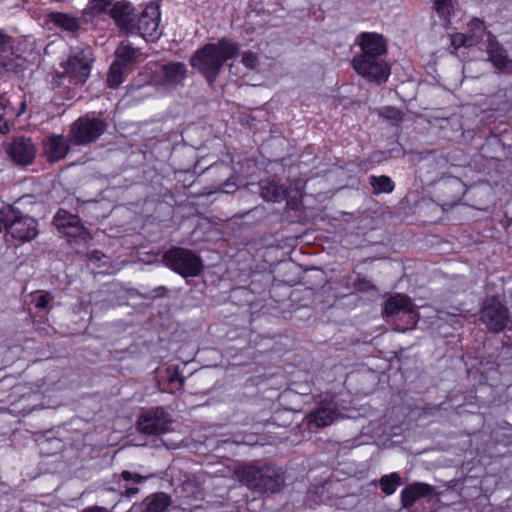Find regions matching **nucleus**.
Returning <instances> with one entry per match:
<instances>
[{
    "label": "nucleus",
    "mask_w": 512,
    "mask_h": 512,
    "mask_svg": "<svg viewBox=\"0 0 512 512\" xmlns=\"http://www.w3.org/2000/svg\"><path fill=\"white\" fill-rule=\"evenodd\" d=\"M260 194L267 201H280L285 197V189L273 180L265 179L260 181Z\"/></svg>",
    "instance_id": "obj_22"
},
{
    "label": "nucleus",
    "mask_w": 512,
    "mask_h": 512,
    "mask_svg": "<svg viewBox=\"0 0 512 512\" xmlns=\"http://www.w3.org/2000/svg\"><path fill=\"white\" fill-rule=\"evenodd\" d=\"M160 20L159 6L156 4L147 5L141 12L137 23L134 24V32L137 31L145 40L154 42L162 35Z\"/></svg>",
    "instance_id": "obj_7"
},
{
    "label": "nucleus",
    "mask_w": 512,
    "mask_h": 512,
    "mask_svg": "<svg viewBox=\"0 0 512 512\" xmlns=\"http://www.w3.org/2000/svg\"><path fill=\"white\" fill-rule=\"evenodd\" d=\"M341 417L336 404L332 402H321L306 416L309 426L325 428L333 424Z\"/></svg>",
    "instance_id": "obj_12"
},
{
    "label": "nucleus",
    "mask_w": 512,
    "mask_h": 512,
    "mask_svg": "<svg viewBox=\"0 0 512 512\" xmlns=\"http://www.w3.org/2000/svg\"><path fill=\"white\" fill-rule=\"evenodd\" d=\"M433 491V486L427 483L415 482L402 490L401 504L403 508H411L418 499L432 494Z\"/></svg>",
    "instance_id": "obj_16"
},
{
    "label": "nucleus",
    "mask_w": 512,
    "mask_h": 512,
    "mask_svg": "<svg viewBox=\"0 0 512 512\" xmlns=\"http://www.w3.org/2000/svg\"><path fill=\"white\" fill-rule=\"evenodd\" d=\"M187 69L182 62H170L162 66V78L159 85L174 88L181 84L186 77Z\"/></svg>",
    "instance_id": "obj_15"
},
{
    "label": "nucleus",
    "mask_w": 512,
    "mask_h": 512,
    "mask_svg": "<svg viewBox=\"0 0 512 512\" xmlns=\"http://www.w3.org/2000/svg\"><path fill=\"white\" fill-rule=\"evenodd\" d=\"M224 193H231L236 190V183L229 178L220 189Z\"/></svg>",
    "instance_id": "obj_38"
},
{
    "label": "nucleus",
    "mask_w": 512,
    "mask_h": 512,
    "mask_svg": "<svg viewBox=\"0 0 512 512\" xmlns=\"http://www.w3.org/2000/svg\"><path fill=\"white\" fill-rule=\"evenodd\" d=\"M103 121L90 118H79L70 128L68 141L75 145H85L98 139L105 131Z\"/></svg>",
    "instance_id": "obj_6"
},
{
    "label": "nucleus",
    "mask_w": 512,
    "mask_h": 512,
    "mask_svg": "<svg viewBox=\"0 0 512 512\" xmlns=\"http://www.w3.org/2000/svg\"><path fill=\"white\" fill-rule=\"evenodd\" d=\"M352 65L360 76L378 84L387 81L390 75L389 65L380 58L354 57Z\"/></svg>",
    "instance_id": "obj_9"
},
{
    "label": "nucleus",
    "mask_w": 512,
    "mask_h": 512,
    "mask_svg": "<svg viewBox=\"0 0 512 512\" xmlns=\"http://www.w3.org/2000/svg\"><path fill=\"white\" fill-rule=\"evenodd\" d=\"M63 234L67 237L77 239L83 243H87L92 239L89 231L82 225L81 221H79L78 224H75L73 228L65 230Z\"/></svg>",
    "instance_id": "obj_30"
},
{
    "label": "nucleus",
    "mask_w": 512,
    "mask_h": 512,
    "mask_svg": "<svg viewBox=\"0 0 512 512\" xmlns=\"http://www.w3.org/2000/svg\"><path fill=\"white\" fill-rule=\"evenodd\" d=\"M480 319L491 331L501 332L509 322L508 309L497 298H488L480 310Z\"/></svg>",
    "instance_id": "obj_8"
},
{
    "label": "nucleus",
    "mask_w": 512,
    "mask_h": 512,
    "mask_svg": "<svg viewBox=\"0 0 512 512\" xmlns=\"http://www.w3.org/2000/svg\"><path fill=\"white\" fill-rule=\"evenodd\" d=\"M379 483L383 493L386 495H392L401 484V478L398 473L393 472L388 475H383L380 478Z\"/></svg>",
    "instance_id": "obj_27"
},
{
    "label": "nucleus",
    "mask_w": 512,
    "mask_h": 512,
    "mask_svg": "<svg viewBox=\"0 0 512 512\" xmlns=\"http://www.w3.org/2000/svg\"><path fill=\"white\" fill-rule=\"evenodd\" d=\"M369 183L373 188L374 194L380 193H390L394 189L393 181L390 177L382 175V176H371L369 179Z\"/></svg>",
    "instance_id": "obj_26"
},
{
    "label": "nucleus",
    "mask_w": 512,
    "mask_h": 512,
    "mask_svg": "<svg viewBox=\"0 0 512 512\" xmlns=\"http://www.w3.org/2000/svg\"><path fill=\"white\" fill-rule=\"evenodd\" d=\"M47 21L48 23H52L55 27L70 33L77 32L81 26V21L78 18L61 12L49 13L47 15Z\"/></svg>",
    "instance_id": "obj_19"
},
{
    "label": "nucleus",
    "mask_w": 512,
    "mask_h": 512,
    "mask_svg": "<svg viewBox=\"0 0 512 512\" xmlns=\"http://www.w3.org/2000/svg\"><path fill=\"white\" fill-rule=\"evenodd\" d=\"M236 474L241 483L259 493H276L284 482L280 473L272 467L249 465L239 468Z\"/></svg>",
    "instance_id": "obj_2"
},
{
    "label": "nucleus",
    "mask_w": 512,
    "mask_h": 512,
    "mask_svg": "<svg viewBox=\"0 0 512 512\" xmlns=\"http://www.w3.org/2000/svg\"><path fill=\"white\" fill-rule=\"evenodd\" d=\"M37 222L34 218L23 215L19 210L7 208L5 229L15 239L27 242L38 234Z\"/></svg>",
    "instance_id": "obj_4"
},
{
    "label": "nucleus",
    "mask_w": 512,
    "mask_h": 512,
    "mask_svg": "<svg viewBox=\"0 0 512 512\" xmlns=\"http://www.w3.org/2000/svg\"><path fill=\"white\" fill-rule=\"evenodd\" d=\"M433 8L443 24L447 26L455 10L454 0H434Z\"/></svg>",
    "instance_id": "obj_25"
},
{
    "label": "nucleus",
    "mask_w": 512,
    "mask_h": 512,
    "mask_svg": "<svg viewBox=\"0 0 512 512\" xmlns=\"http://www.w3.org/2000/svg\"><path fill=\"white\" fill-rule=\"evenodd\" d=\"M138 493H139V488H137V487H129V488H127V489H126V491H125V495H126L127 497H129V498H130V497H133L134 495H136V494H138Z\"/></svg>",
    "instance_id": "obj_41"
},
{
    "label": "nucleus",
    "mask_w": 512,
    "mask_h": 512,
    "mask_svg": "<svg viewBox=\"0 0 512 512\" xmlns=\"http://www.w3.org/2000/svg\"><path fill=\"white\" fill-rule=\"evenodd\" d=\"M112 0H90L84 12L91 16L101 14L111 5Z\"/></svg>",
    "instance_id": "obj_31"
},
{
    "label": "nucleus",
    "mask_w": 512,
    "mask_h": 512,
    "mask_svg": "<svg viewBox=\"0 0 512 512\" xmlns=\"http://www.w3.org/2000/svg\"><path fill=\"white\" fill-rule=\"evenodd\" d=\"M94 55L90 47L71 49L67 61L62 63L65 72L77 81L85 82L90 76Z\"/></svg>",
    "instance_id": "obj_5"
},
{
    "label": "nucleus",
    "mask_w": 512,
    "mask_h": 512,
    "mask_svg": "<svg viewBox=\"0 0 512 512\" xmlns=\"http://www.w3.org/2000/svg\"><path fill=\"white\" fill-rule=\"evenodd\" d=\"M355 288L361 292H368L371 290H376V287L370 281H368L366 279L358 280L355 283Z\"/></svg>",
    "instance_id": "obj_37"
},
{
    "label": "nucleus",
    "mask_w": 512,
    "mask_h": 512,
    "mask_svg": "<svg viewBox=\"0 0 512 512\" xmlns=\"http://www.w3.org/2000/svg\"><path fill=\"white\" fill-rule=\"evenodd\" d=\"M156 291H158V292L160 293L159 295H160V296H162V295H163V293H165V292L167 291V289H166V287L161 286V287H158V288L156 289Z\"/></svg>",
    "instance_id": "obj_44"
},
{
    "label": "nucleus",
    "mask_w": 512,
    "mask_h": 512,
    "mask_svg": "<svg viewBox=\"0 0 512 512\" xmlns=\"http://www.w3.org/2000/svg\"><path fill=\"white\" fill-rule=\"evenodd\" d=\"M53 221L57 229L61 233H64L65 230L73 228L75 224H78L80 218L77 215L71 214L64 209H59L56 215L54 216Z\"/></svg>",
    "instance_id": "obj_24"
},
{
    "label": "nucleus",
    "mask_w": 512,
    "mask_h": 512,
    "mask_svg": "<svg viewBox=\"0 0 512 512\" xmlns=\"http://www.w3.org/2000/svg\"><path fill=\"white\" fill-rule=\"evenodd\" d=\"M103 256H104V254L98 250H95L91 253V259H94L97 261H100Z\"/></svg>",
    "instance_id": "obj_43"
},
{
    "label": "nucleus",
    "mask_w": 512,
    "mask_h": 512,
    "mask_svg": "<svg viewBox=\"0 0 512 512\" xmlns=\"http://www.w3.org/2000/svg\"><path fill=\"white\" fill-rule=\"evenodd\" d=\"M239 52V46L232 40L221 39L217 43L206 44L197 50L190 59V64L197 69L205 79L213 84L219 75L225 61L233 58Z\"/></svg>",
    "instance_id": "obj_1"
},
{
    "label": "nucleus",
    "mask_w": 512,
    "mask_h": 512,
    "mask_svg": "<svg viewBox=\"0 0 512 512\" xmlns=\"http://www.w3.org/2000/svg\"><path fill=\"white\" fill-rule=\"evenodd\" d=\"M125 69V66L120 61H115L109 70L108 76H107V83L110 87H117L119 86L123 81V71Z\"/></svg>",
    "instance_id": "obj_29"
},
{
    "label": "nucleus",
    "mask_w": 512,
    "mask_h": 512,
    "mask_svg": "<svg viewBox=\"0 0 512 512\" xmlns=\"http://www.w3.org/2000/svg\"><path fill=\"white\" fill-rule=\"evenodd\" d=\"M484 30V23L478 18L472 19L468 24V35L474 43L482 38Z\"/></svg>",
    "instance_id": "obj_32"
},
{
    "label": "nucleus",
    "mask_w": 512,
    "mask_h": 512,
    "mask_svg": "<svg viewBox=\"0 0 512 512\" xmlns=\"http://www.w3.org/2000/svg\"><path fill=\"white\" fill-rule=\"evenodd\" d=\"M44 151L49 162H57L67 155L69 145L64 136L53 135L45 142Z\"/></svg>",
    "instance_id": "obj_17"
},
{
    "label": "nucleus",
    "mask_w": 512,
    "mask_h": 512,
    "mask_svg": "<svg viewBox=\"0 0 512 512\" xmlns=\"http://www.w3.org/2000/svg\"><path fill=\"white\" fill-rule=\"evenodd\" d=\"M381 116L390 119V120H400L401 119V113L398 109L392 108V107H385L381 110Z\"/></svg>",
    "instance_id": "obj_36"
},
{
    "label": "nucleus",
    "mask_w": 512,
    "mask_h": 512,
    "mask_svg": "<svg viewBox=\"0 0 512 512\" xmlns=\"http://www.w3.org/2000/svg\"><path fill=\"white\" fill-rule=\"evenodd\" d=\"M241 61L249 69H255L259 64L257 54L251 51L244 52Z\"/></svg>",
    "instance_id": "obj_34"
},
{
    "label": "nucleus",
    "mask_w": 512,
    "mask_h": 512,
    "mask_svg": "<svg viewBox=\"0 0 512 512\" xmlns=\"http://www.w3.org/2000/svg\"><path fill=\"white\" fill-rule=\"evenodd\" d=\"M10 37L0 30V48L5 46L9 42Z\"/></svg>",
    "instance_id": "obj_40"
},
{
    "label": "nucleus",
    "mask_w": 512,
    "mask_h": 512,
    "mask_svg": "<svg viewBox=\"0 0 512 512\" xmlns=\"http://www.w3.org/2000/svg\"><path fill=\"white\" fill-rule=\"evenodd\" d=\"M138 54V50L132 47L130 43L122 42L116 50V61H120L125 67Z\"/></svg>",
    "instance_id": "obj_28"
},
{
    "label": "nucleus",
    "mask_w": 512,
    "mask_h": 512,
    "mask_svg": "<svg viewBox=\"0 0 512 512\" xmlns=\"http://www.w3.org/2000/svg\"><path fill=\"white\" fill-rule=\"evenodd\" d=\"M50 300V297L48 294H42L37 298L36 301V307L37 308H45L48 305V302Z\"/></svg>",
    "instance_id": "obj_39"
},
{
    "label": "nucleus",
    "mask_w": 512,
    "mask_h": 512,
    "mask_svg": "<svg viewBox=\"0 0 512 512\" xmlns=\"http://www.w3.org/2000/svg\"><path fill=\"white\" fill-rule=\"evenodd\" d=\"M164 264L183 277H195L203 269L202 260L193 251L172 248L163 254Z\"/></svg>",
    "instance_id": "obj_3"
},
{
    "label": "nucleus",
    "mask_w": 512,
    "mask_h": 512,
    "mask_svg": "<svg viewBox=\"0 0 512 512\" xmlns=\"http://www.w3.org/2000/svg\"><path fill=\"white\" fill-rule=\"evenodd\" d=\"M121 476H122L123 480H125V481H133L135 483H141L144 480L150 478V476H143V475L138 474V473H132V472H130L128 470L122 471Z\"/></svg>",
    "instance_id": "obj_35"
},
{
    "label": "nucleus",
    "mask_w": 512,
    "mask_h": 512,
    "mask_svg": "<svg viewBox=\"0 0 512 512\" xmlns=\"http://www.w3.org/2000/svg\"><path fill=\"white\" fill-rule=\"evenodd\" d=\"M474 44L473 40L469 37L468 34L456 33L451 36V45L458 49L462 46H472Z\"/></svg>",
    "instance_id": "obj_33"
},
{
    "label": "nucleus",
    "mask_w": 512,
    "mask_h": 512,
    "mask_svg": "<svg viewBox=\"0 0 512 512\" xmlns=\"http://www.w3.org/2000/svg\"><path fill=\"white\" fill-rule=\"evenodd\" d=\"M487 52L489 60L499 70L512 68V61L508 58L505 49L497 42L494 36L488 37Z\"/></svg>",
    "instance_id": "obj_18"
},
{
    "label": "nucleus",
    "mask_w": 512,
    "mask_h": 512,
    "mask_svg": "<svg viewBox=\"0 0 512 512\" xmlns=\"http://www.w3.org/2000/svg\"><path fill=\"white\" fill-rule=\"evenodd\" d=\"M171 504V497L163 492L155 493L145 500L143 512H165Z\"/></svg>",
    "instance_id": "obj_23"
},
{
    "label": "nucleus",
    "mask_w": 512,
    "mask_h": 512,
    "mask_svg": "<svg viewBox=\"0 0 512 512\" xmlns=\"http://www.w3.org/2000/svg\"><path fill=\"white\" fill-rule=\"evenodd\" d=\"M171 423L169 414L163 408H153L142 413L138 428L145 434H161L168 430Z\"/></svg>",
    "instance_id": "obj_11"
},
{
    "label": "nucleus",
    "mask_w": 512,
    "mask_h": 512,
    "mask_svg": "<svg viewBox=\"0 0 512 512\" xmlns=\"http://www.w3.org/2000/svg\"><path fill=\"white\" fill-rule=\"evenodd\" d=\"M401 311L412 313L414 311L412 300L403 294L391 296L385 303L384 314L386 316H394Z\"/></svg>",
    "instance_id": "obj_20"
},
{
    "label": "nucleus",
    "mask_w": 512,
    "mask_h": 512,
    "mask_svg": "<svg viewBox=\"0 0 512 512\" xmlns=\"http://www.w3.org/2000/svg\"><path fill=\"white\" fill-rule=\"evenodd\" d=\"M24 109V104L19 112H14L10 105V100L5 93H0V133L4 134L9 131V124L14 117L19 116Z\"/></svg>",
    "instance_id": "obj_21"
},
{
    "label": "nucleus",
    "mask_w": 512,
    "mask_h": 512,
    "mask_svg": "<svg viewBox=\"0 0 512 512\" xmlns=\"http://www.w3.org/2000/svg\"><path fill=\"white\" fill-rule=\"evenodd\" d=\"M133 10L134 9L129 2L118 1L112 6L109 13L121 29L128 33H133Z\"/></svg>",
    "instance_id": "obj_14"
},
{
    "label": "nucleus",
    "mask_w": 512,
    "mask_h": 512,
    "mask_svg": "<svg viewBox=\"0 0 512 512\" xmlns=\"http://www.w3.org/2000/svg\"><path fill=\"white\" fill-rule=\"evenodd\" d=\"M83 512H108V511H107V509H105L103 507L95 506V507L86 508Z\"/></svg>",
    "instance_id": "obj_42"
},
{
    "label": "nucleus",
    "mask_w": 512,
    "mask_h": 512,
    "mask_svg": "<svg viewBox=\"0 0 512 512\" xmlns=\"http://www.w3.org/2000/svg\"><path fill=\"white\" fill-rule=\"evenodd\" d=\"M359 45L362 53L356 57L380 58L387 50L384 38L376 33L361 34Z\"/></svg>",
    "instance_id": "obj_13"
},
{
    "label": "nucleus",
    "mask_w": 512,
    "mask_h": 512,
    "mask_svg": "<svg viewBox=\"0 0 512 512\" xmlns=\"http://www.w3.org/2000/svg\"><path fill=\"white\" fill-rule=\"evenodd\" d=\"M4 149L11 161L17 165L26 166L33 162L36 147L30 138L19 136L4 143Z\"/></svg>",
    "instance_id": "obj_10"
}]
</instances>
